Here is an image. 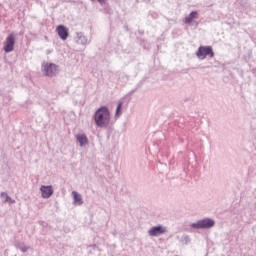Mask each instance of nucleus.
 I'll use <instances>...</instances> for the list:
<instances>
[{
    "mask_svg": "<svg viewBox=\"0 0 256 256\" xmlns=\"http://www.w3.org/2000/svg\"><path fill=\"white\" fill-rule=\"evenodd\" d=\"M94 121L97 127H108L111 123V113L106 106L100 107L94 114Z\"/></svg>",
    "mask_w": 256,
    "mask_h": 256,
    "instance_id": "nucleus-1",
    "label": "nucleus"
},
{
    "mask_svg": "<svg viewBox=\"0 0 256 256\" xmlns=\"http://www.w3.org/2000/svg\"><path fill=\"white\" fill-rule=\"evenodd\" d=\"M196 56L198 57V59L203 60L207 57H215V53L213 52V48L211 46H200L198 48V51L196 52Z\"/></svg>",
    "mask_w": 256,
    "mask_h": 256,
    "instance_id": "nucleus-2",
    "label": "nucleus"
},
{
    "mask_svg": "<svg viewBox=\"0 0 256 256\" xmlns=\"http://www.w3.org/2000/svg\"><path fill=\"white\" fill-rule=\"evenodd\" d=\"M214 226H215V221L209 218H206L191 224L192 229H211V227H214Z\"/></svg>",
    "mask_w": 256,
    "mask_h": 256,
    "instance_id": "nucleus-3",
    "label": "nucleus"
},
{
    "mask_svg": "<svg viewBox=\"0 0 256 256\" xmlns=\"http://www.w3.org/2000/svg\"><path fill=\"white\" fill-rule=\"evenodd\" d=\"M15 49V34L11 33L6 37L3 50L5 53H11Z\"/></svg>",
    "mask_w": 256,
    "mask_h": 256,
    "instance_id": "nucleus-4",
    "label": "nucleus"
},
{
    "mask_svg": "<svg viewBox=\"0 0 256 256\" xmlns=\"http://www.w3.org/2000/svg\"><path fill=\"white\" fill-rule=\"evenodd\" d=\"M58 71V66L53 63H46L43 65V72L47 77H53V75H57Z\"/></svg>",
    "mask_w": 256,
    "mask_h": 256,
    "instance_id": "nucleus-5",
    "label": "nucleus"
},
{
    "mask_svg": "<svg viewBox=\"0 0 256 256\" xmlns=\"http://www.w3.org/2000/svg\"><path fill=\"white\" fill-rule=\"evenodd\" d=\"M150 237H159V235H163L167 233V229L163 226H154L148 231Z\"/></svg>",
    "mask_w": 256,
    "mask_h": 256,
    "instance_id": "nucleus-6",
    "label": "nucleus"
},
{
    "mask_svg": "<svg viewBox=\"0 0 256 256\" xmlns=\"http://www.w3.org/2000/svg\"><path fill=\"white\" fill-rule=\"evenodd\" d=\"M56 33L62 39V41H67V38L69 37V28L59 25L56 28Z\"/></svg>",
    "mask_w": 256,
    "mask_h": 256,
    "instance_id": "nucleus-7",
    "label": "nucleus"
},
{
    "mask_svg": "<svg viewBox=\"0 0 256 256\" xmlns=\"http://www.w3.org/2000/svg\"><path fill=\"white\" fill-rule=\"evenodd\" d=\"M40 191L43 199H49L53 195V186H41Z\"/></svg>",
    "mask_w": 256,
    "mask_h": 256,
    "instance_id": "nucleus-8",
    "label": "nucleus"
},
{
    "mask_svg": "<svg viewBox=\"0 0 256 256\" xmlns=\"http://www.w3.org/2000/svg\"><path fill=\"white\" fill-rule=\"evenodd\" d=\"M199 13L197 11H193L189 14L188 17L185 18V23L190 25V23H193V19H198Z\"/></svg>",
    "mask_w": 256,
    "mask_h": 256,
    "instance_id": "nucleus-9",
    "label": "nucleus"
},
{
    "mask_svg": "<svg viewBox=\"0 0 256 256\" xmlns=\"http://www.w3.org/2000/svg\"><path fill=\"white\" fill-rule=\"evenodd\" d=\"M76 139L80 143V147H83L84 145H87V143H89L85 134H78L76 136Z\"/></svg>",
    "mask_w": 256,
    "mask_h": 256,
    "instance_id": "nucleus-10",
    "label": "nucleus"
},
{
    "mask_svg": "<svg viewBox=\"0 0 256 256\" xmlns=\"http://www.w3.org/2000/svg\"><path fill=\"white\" fill-rule=\"evenodd\" d=\"M72 197L74 199L75 205H83V199L81 198V194L73 191L72 192Z\"/></svg>",
    "mask_w": 256,
    "mask_h": 256,
    "instance_id": "nucleus-11",
    "label": "nucleus"
},
{
    "mask_svg": "<svg viewBox=\"0 0 256 256\" xmlns=\"http://www.w3.org/2000/svg\"><path fill=\"white\" fill-rule=\"evenodd\" d=\"M121 107H123V103H119L116 109V117H119L121 115Z\"/></svg>",
    "mask_w": 256,
    "mask_h": 256,
    "instance_id": "nucleus-12",
    "label": "nucleus"
},
{
    "mask_svg": "<svg viewBox=\"0 0 256 256\" xmlns=\"http://www.w3.org/2000/svg\"><path fill=\"white\" fill-rule=\"evenodd\" d=\"M1 195H2V197L6 198V201H10L11 202V199L8 197L7 193H2Z\"/></svg>",
    "mask_w": 256,
    "mask_h": 256,
    "instance_id": "nucleus-13",
    "label": "nucleus"
}]
</instances>
